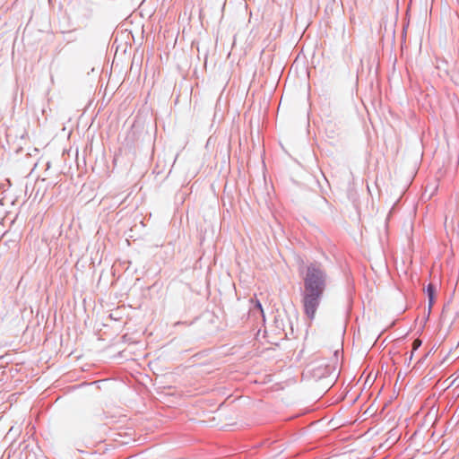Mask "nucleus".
<instances>
[{
	"instance_id": "7ed1b4c3",
	"label": "nucleus",
	"mask_w": 459,
	"mask_h": 459,
	"mask_svg": "<svg viewBox=\"0 0 459 459\" xmlns=\"http://www.w3.org/2000/svg\"><path fill=\"white\" fill-rule=\"evenodd\" d=\"M427 294H428V298H429V307L430 309L431 307L433 306V304L435 303V299H436V289L432 283H429L428 285Z\"/></svg>"
},
{
	"instance_id": "20e7f679",
	"label": "nucleus",
	"mask_w": 459,
	"mask_h": 459,
	"mask_svg": "<svg viewBox=\"0 0 459 459\" xmlns=\"http://www.w3.org/2000/svg\"><path fill=\"white\" fill-rule=\"evenodd\" d=\"M421 343H422V342L420 339H415L413 341V342H412V351H411L410 358H409L410 361L412 359L414 351L416 350H418L421 346Z\"/></svg>"
},
{
	"instance_id": "39448f33",
	"label": "nucleus",
	"mask_w": 459,
	"mask_h": 459,
	"mask_svg": "<svg viewBox=\"0 0 459 459\" xmlns=\"http://www.w3.org/2000/svg\"><path fill=\"white\" fill-rule=\"evenodd\" d=\"M255 307H257L263 313V307L259 300L255 301Z\"/></svg>"
},
{
	"instance_id": "f03ea898",
	"label": "nucleus",
	"mask_w": 459,
	"mask_h": 459,
	"mask_svg": "<svg viewBox=\"0 0 459 459\" xmlns=\"http://www.w3.org/2000/svg\"><path fill=\"white\" fill-rule=\"evenodd\" d=\"M321 296V293L304 290L302 299L304 312L310 320L315 318L316 309L320 303Z\"/></svg>"
},
{
	"instance_id": "f257e3e1",
	"label": "nucleus",
	"mask_w": 459,
	"mask_h": 459,
	"mask_svg": "<svg viewBox=\"0 0 459 459\" xmlns=\"http://www.w3.org/2000/svg\"><path fill=\"white\" fill-rule=\"evenodd\" d=\"M325 286V273L316 265L311 264L308 266L304 278V290L323 294Z\"/></svg>"
}]
</instances>
